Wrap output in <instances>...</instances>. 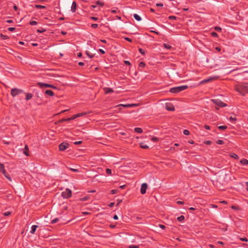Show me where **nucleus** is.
I'll return each mask as SVG.
<instances>
[{
    "label": "nucleus",
    "instance_id": "f257e3e1",
    "mask_svg": "<svg viewBox=\"0 0 248 248\" xmlns=\"http://www.w3.org/2000/svg\"><path fill=\"white\" fill-rule=\"evenodd\" d=\"M235 90L242 95L248 93V82L241 83L234 86Z\"/></svg>",
    "mask_w": 248,
    "mask_h": 248
},
{
    "label": "nucleus",
    "instance_id": "f03ea898",
    "mask_svg": "<svg viewBox=\"0 0 248 248\" xmlns=\"http://www.w3.org/2000/svg\"><path fill=\"white\" fill-rule=\"evenodd\" d=\"M187 85H182L180 86L173 87L170 89V92L172 93H177L188 88Z\"/></svg>",
    "mask_w": 248,
    "mask_h": 248
},
{
    "label": "nucleus",
    "instance_id": "7ed1b4c3",
    "mask_svg": "<svg viewBox=\"0 0 248 248\" xmlns=\"http://www.w3.org/2000/svg\"><path fill=\"white\" fill-rule=\"evenodd\" d=\"M72 196V191L68 188H66L64 191L62 193V196L65 199H67L71 197Z\"/></svg>",
    "mask_w": 248,
    "mask_h": 248
},
{
    "label": "nucleus",
    "instance_id": "20e7f679",
    "mask_svg": "<svg viewBox=\"0 0 248 248\" xmlns=\"http://www.w3.org/2000/svg\"><path fill=\"white\" fill-rule=\"evenodd\" d=\"M37 85L41 88H50L54 89H57V87L56 86L52 85L51 84H47V83H44L43 82H38Z\"/></svg>",
    "mask_w": 248,
    "mask_h": 248
},
{
    "label": "nucleus",
    "instance_id": "39448f33",
    "mask_svg": "<svg viewBox=\"0 0 248 248\" xmlns=\"http://www.w3.org/2000/svg\"><path fill=\"white\" fill-rule=\"evenodd\" d=\"M23 92V90L17 88H13L11 91V93L13 97H15Z\"/></svg>",
    "mask_w": 248,
    "mask_h": 248
},
{
    "label": "nucleus",
    "instance_id": "423d86ee",
    "mask_svg": "<svg viewBox=\"0 0 248 248\" xmlns=\"http://www.w3.org/2000/svg\"><path fill=\"white\" fill-rule=\"evenodd\" d=\"M211 100L212 102L214 103V104H216L217 106H218L220 107H224L227 106V105L225 103H224V102H223L222 101L219 99H212Z\"/></svg>",
    "mask_w": 248,
    "mask_h": 248
},
{
    "label": "nucleus",
    "instance_id": "0eeeda50",
    "mask_svg": "<svg viewBox=\"0 0 248 248\" xmlns=\"http://www.w3.org/2000/svg\"><path fill=\"white\" fill-rule=\"evenodd\" d=\"M69 144L66 142L61 143L59 146V149L61 151H63L69 147Z\"/></svg>",
    "mask_w": 248,
    "mask_h": 248
},
{
    "label": "nucleus",
    "instance_id": "6e6552de",
    "mask_svg": "<svg viewBox=\"0 0 248 248\" xmlns=\"http://www.w3.org/2000/svg\"><path fill=\"white\" fill-rule=\"evenodd\" d=\"M147 188V185L146 183H143L141 185L140 188V192L142 194H144L146 193Z\"/></svg>",
    "mask_w": 248,
    "mask_h": 248
},
{
    "label": "nucleus",
    "instance_id": "1a4fd4ad",
    "mask_svg": "<svg viewBox=\"0 0 248 248\" xmlns=\"http://www.w3.org/2000/svg\"><path fill=\"white\" fill-rule=\"evenodd\" d=\"M86 114V113H84V112L79 113H78L77 114H75V115H73L71 118H68V120H74V119H76V118H77L78 117H80L81 116L85 115Z\"/></svg>",
    "mask_w": 248,
    "mask_h": 248
},
{
    "label": "nucleus",
    "instance_id": "9d476101",
    "mask_svg": "<svg viewBox=\"0 0 248 248\" xmlns=\"http://www.w3.org/2000/svg\"><path fill=\"white\" fill-rule=\"evenodd\" d=\"M166 108L169 111H173L175 109L174 106L170 103L166 105Z\"/></svg>",
    "mask_w": 248,
    "mask_h": 248
},
{
    "label": "nucleus",
    "instance_id": "9b49d317",
    "mask_svg": "<svg viewBox=\"0 0 248 248\" xmlns=\"http://www.w3.org/2000/svg\"><path fill=\"white\" fill-rule=\"evenodd\" d=\"M104 92L105 93H113L114 91L112 89L108 87H105L103 89Z\"/></svg>",
    "mask_w": 248,
    "mask_h": 248
},
{
    "label": "nucleus",
    "instance_id": "f8f14e48",
    "mask_svg": "<svg viewBox=\"0 0 248 248\" xmlns=\"http://www.w3.org/2000/svg\"><path fill=\"white\" fill-rule=\"evenodd\" d=\"M38 227L37 225H32L31 228V230L30 231V233L31 234H34L36 231V229Z\"/></svg>",
    "mask_w": 248,
    "mask_h": 248
},
{
    "label": "nucleus",
    "instance_id": "ddd939ff",
    "mask_svg": "<svg viewBox=\"0 0 248 248\" xmlns=\"http://www.w3.org/2000/svg\"><path fill=\"white\" fill-rule=\"evenodd\" d=\"M77 8V3L75 1H73L71 6V11L72 12H75Z\"/></svg>",
    "mask_w": 248,
    "mask_h": 248
},
{
    "label": "nucleus",
    "instance_id": "4468645a",
    "mask_svg": "<svg viewBox=\"0 0 248 248\" xmlns=\"http://www.w3.org/2000/svg\"><path fill=\"white\" fill-rule=\"evenodd\" d=\"M45 94L50 96H53L54 94L53 92L50 90H46Z\"/></svg>",
    "mask_w": 248,
    "mask_h": 248
},
{
    "label": "nucleus",
    "instance_id": "2eb2a0df",
    "mask_svg": "<svg viewBox=\"0 0 248 248\" xmlns=\"http://www.w3.org/2000/svg\"><path fill=\"white\" fill-rule=\"evenodd\" d=\"M3 175L9 181H12V178H11V177L10 176L9 174L8 173H7L6 172V170H5V172H1Z\"/></svg>",
    "mask_w": 248,
    "mask_h": 248
},
{
    "label": "nucleus",
    "instance_id": "dca6fc26",
    "mask_svg": "<svg viewBox=\"0 0 248 248\" xmlns=\"http://www.w3.org/2000/svg\"><path fill=\"white\" fill-rule=\"evenodd\" d=\"M23 153L27 156H29V148L27 145H25Z\"/></svg>",
    "mask_w": 248,
    "mask_h": 248
},
{
    "label": "nucleus",
    "instance_id": "f3484780",
    "mask_svg": "<svg viewBox=\"0 0 248 248\" xmlns=\"http://www.w3.org/2000/svg\"><path fill=\"white\" fill-rule=\"evenodd\" d=\"M140 148L144 149H147L149 148V146L145 144L143 142H140Z\"/></svg>",
    "mask_w": 248,
    "mask_h": 248
},
{
    "label": "nucleus",
    "instance_id": "a211bd4d",
    "mask_svg": "<svg viewBox=\"0 0 248 248\" xmlns=\"http://www.w3.org/2000/svg\"><path fill=\"white\" fill-rule=\"evenodd\" d=\"M32 97V95L31 93H26V100L27 101L31 99Z\"/></svg>",
    "mask_w": 248,
    "mask_h": 248
},
{
    "label": "nucleus",
    "instance_id": "6ab92c4d",
    "mask_svg": "<svg viewBox=\"0 0 248 248\" xmlns=\"http://www.w3.org/2000/svg\"><path fill=\"white\" fill-rule=\"evenodd\" d=\"M134 131L138 133H141L143 132V130L141 128L136 127L134 128Z\"/></svg>",
    "mask_w": 248,
    "mask_h": 248
},
{
    "label": "nucleus",
    "instance_id": "aec40b11",
    "mask_svg": "<svg viewBox=\"0 0 248 248\" xmlns=\"http://www.w3.org/2000/svg\"><path fill=\"white\" fill-rule=\"evenodd\" d=\"M0 172H5V168H4V166L3 165V164L2 163H1L0 162Z\"/></svg>",
    "mask_w": 248,
    "mask_h": 248
},
{
    "label": "nucleus",
    "instance_id": "412c9836",
    "mask_svg": "<svg viewBox=\"0 0 248 248\" xmlns=\"http://www.w3.org/2000/svg\"><path fill=\"white\" fill-rule=\"evenodd\" d=\"M133 16H134V18L136 20H137V21H140L141 20V18L138 14H134Z\"/></svg>",
    "mask_w": 248,
    "mask_h": 248
},
{
    "label": "nucleus",
    "instance_id": "4be33fe9",
    "mask_svg": "<svg viewBox=\"0 0 248 248\" xmlns=\"http://www.w3.org/2000/svg\"><path fill=\"white\" fill-rule=\"evenodd\" d=\"M214 78H210L208 79H204V80H203L201 82V84H202V83H206V82H208L210 81H211L212 80H213Z\"/></svg>",
    "mask_w": 248,
    "mask_h": 248
},
{
    "label": "nucleus",
    "instance_id": "5701e85b",
    "mask_svg": "<svg viewBox=\"0 0 248 248\" xmlns=\"http://www.w3.org/2000/svg\"><path fill=\"white\" fill-rule=\"evenodd\" d=\"M240 162L242 164L244 165H247L248 164V160L246 159H243L241 160Z\"/></svg>",
    "mask_w": 248,
    "mask_h": 248
},
{
    "label": "nucleus",
    "instance_id": "b1692460",
    "mask_svg": "<svg viewBox=\"0 0 248 248\" xmlns=\"http://www.w3.org/2000/svg\"><path fill=\"white\" fill-rule=\"evenodd\" d=\"M177 220L179 222H183L185 219V217L183 215L177 217Z\"/></svg>",
    "mask_w": 248,
    "mask_h": 248
},
{
    "label": "nucleus",
    "instance_id": "393cba45",
    "mask_svg": "<svg viewBox=\"0 0 248 248\" xmlns=\"http://www.w3.org/2000/svg\"><path fill=\"white\" fill-rule=\"evenodd\" d=\"M218 128L220 130H224L225 129H226L227 128V126L226 125H221V126H218Z\"/></svg>",
    "mask_w": 248,
    "mask_h": 248
},
{
    "label": "nucleus",
    "instance_id": "a878e982",
    "mask_svg": "<svg viewBox=\"0 0 248 248\" xmlns=\"http://www.w3.org/2000/svg\"><path fill=\"white\" fill-rule=\"evenodd\" d=\"M86 54L90 58H93L94 57V54H90V53L89 51H86Z\"/></svg>",
    "mask_w": 248,
    "mask_h": 248
},
{
    "label": "nucleus",
    "instance_id": "bb28decb",
    "mask_svg": "<svg viewBox=\"0 0 248 248\" xmlns=\"http://www.w3.org/2000/svg\"><path fill=\"white\" fill-rule=\"evenodd\" d=\"M96 4L99 5L100 6H103L104 5V3L100 0H97L96 2Z\"/></svg>",
    "mask_w": 248,
    "mask_h": 248
},
{
    "label": "nucleus",
    "instance_id": "cd10ccee",
    "mask_svg": "<svg viewBox=\"0 0 248 248\" xmlns=\"http://www.w3.org/2000/svg\"><path fill=\"white\" fill-rule=\"evenodd\" d=\"M35 7L37 9H45V8H46V6L41 5H36Z\"/></svg>",
    "mask_w": 248,
    "mask_h": 248
},
{
    "label": "nucleus",
    "instance_id": "c85d7f7f",
    "mask_svg": "<svg viewBox=\"0 0 248 248\" xmlns=\"http://www.w3.org/2000/svg\"><path fill=\"white\" fill-rule=\"evenodd\" d=\"M106 173L107 174L109 175H111V172H112V171H111V170L110 169H106Z\"/></svg>",
    "mask_w": 248,
    "mask_h": 248
},
{
    "label": "nucleus",
    "instance_id": "c756f323",
    "mask_svg": "<svg viewBox=\"0 0 248 248\" xmlns=\"http://www.w3.org/2000/svg\"><path fill=\"white\" fill-rule=\"evenodd\" d=\"M216 143L217 144H219V145H221V144H223L224 143V142L223 140H218L217 141H216Z\"/></svg>",
    "mask_w": 248,
    "mask_h": 248
},
{
    "label": "nucleus",
    "instance_id": "7c9ffc66",
    "mask_svg": "<svg viewBox=\"0 0 248 248\" xmlns=\"http://www.w3.org/2000/svg\"><path fill=\"white\" fill-rule=\"evenodd\" d=\"M230 121L233 122L236 121V118L235 117L231 116L229 118Z\"/></svg>",
    "mask_w": 248,
    "mask_h": 248
},
{
    "label": "nucleus",
    "instance_id": "2f4dec72",
    "mask_svg": "<svg viewBox=\"0 0 248 248\" xmlns=\"http://www.w3.org/2000/svg\"><path fill=\"white\" fill-rule=\"evenodd\" d=\"M0 37L3 40H6L9 38L8 36L6 35H3L2 34H0Z\"/></svg>",
    "mask_w": 248,
    "mask_h": 248
},
{
    "label": "nucleus",
    "instance_id": "473e14b6",
    "mask_svg": "<svg viewBox=\"0 0 248 248\" xmlns=\"http://www.w3.org/2000/svg\"><path fill=\"white\" fill-rule=\"evenodd\" d=\"M45 31H46V30L43 28H41V29H38L37 30V31L39 33H42V32H45Z\"/></svg>",
    "mask_w": 248,
    "mask_h": 248
},
{
    "label": "nucleus",
    "instance_id": "72a5a7b5",
    "mask_svg": "<svg viewBox=\"0 0 248 248\" xmlns=\"http://www.w3.org/2000/svg\"><path fill=\"white\" fill-rule=\"evenodd\" d=\"M183 134L185 135H189L190 132L188 130L185 129L183 131Z\"/></svg>",
    "mask_w": 248,
    "mask_h": 248
},
{
    "label": "nucleus",
    "instance_id": "f704fd0d",
    "mask_svg": "<svg viewBox=\"0 0 248 248\" xmlns=\"http://www.w3.org/2000/svg\"><path fill=\"white\" fill-rule=\"evenodd\" d=\"M145 63L144 62H140L139 64V67H142V68L144 67L145 66Z\"/></svg>",
    "mask_w": 248,
    "mask_h": 248
},
{
    "label": "nucleus",
    "instance_id": "c9c22d12",
    "mask_svg": "<svg viewBox=\"0 0 248 248\" xmlns=\"http://www.w3.org/2000/svg\"><path fill=\"white\" fill-rule=\"evenodd\" d=\"M211 35H212V36L214 37H217L218 36L217 33L214 31L212 32L211 33Z\"/></svg>",
    "mask_w": 248,
    "mask_h": 248
},
{
    "label": "nucleus",
    "instance_id": "e433bc0d",
    "mask_svg": "<svg viewBox=\"0 0 248 248\" xmlns=\"http://www.w3.org/2000/svg\"><path fill=\"white\" fill-rule=\"evenodd\" d=\"M231 157L235 158V159H238L239 158V156L235 154H233L232 155H231Z\"/></svg>",
    "mask_w": 248,
    "mask_h": 248
},
{
    "label": "nucleus",
    "instance_id": "4c0bfd02",
    "mask_svg": "<svg viewBox=\"0 0 248 248\" xmlns=\"http://www.w3.org/2000/svg\"><path fill=\"white\" fill-rule=\"evenodd\" d=\"M30 24L31 25H35L37 24V22L35 21H30Z\"/></svg>",
    "mask_w": 248,
    "mask_h": 248
},
{
    "label": "nucleus",
    "instance_id": "58836bf2",
    "mask_svg": "<svg viewBox=\"0 0 248 248\" xmlns=\"http://www.w3.org/2000/svg\"><path fill=\"white\" fill-rule=\"evenodd\" d=\"M139 52L142 54V55H144L145 54V50H143V49L142 48H139Z\"/></svg>",
    "mask_w": 248,
    "mask_h": 248
},
{
    "label": "nucleus",
    "instance_id": "ea45409f",
    "mask_svg": "<svg viewBox=\"0 0 248 248\" xmlns=\"http://www.w3.org/2000/svg\"><path fill=\"white\" fill-rule=\"evenodd\" d=\"M215 30L217 31H221V28L218 26L215 27Z\"/></svg>",
    "mask_w": 248,
    "mask_h": 248
},
{
    "label": "nucleus",
    "instance_id": "a19ab883",
    "mask_svg": "<svg viewBox=\"0 0 248 248\" xmlns=\"http://www.w3.org/2000/svg\"><path fill=\"white\" fill-rule=\"evenodd\" d=\"M139 246L137 245H131L129 246V248H139Z\"/></svg>",
    "mask_w": 248,
    "mask_h": 248
},
{
    "label": "nucleus",
    "instance_id": "79ce46f5",
    "mask_svg": "<svg viewBox=\"0 0 248 248\" xmlns=\"http://www.w3.org/2000/svg\"><path fill=\"white\" fill-rule=\"evenodd\" d=\"M151 140L153 141H157L158 140V138H157V137H153L152 139H151Z\"/></svg>",
    "mask_w": 248,
    "mask_h": 248
},
{
    "label": "nucleus",
    "instance_id": "37998d69",
    "mask_svg": "<svg viewBox=\"0 0 248 248\" xmlns=\"http://www.w3.org/2000/svg\"><path fill=\"white\" fill-rule=\"evenodd\" d=\"M58 220H59V218H55L51 221V223L52 224H54V223H56L58 221Z\"/></svg>",
    "mask_w": 248,
    "mask_h": 248
},
{
    "label": "nucleus",
    "instance_id": "c03bdc74",
    "mask_svg": "<svg viewBox=\"0 0 248 248\" xmlns=\"http://www.w3.org/2000/svg\"><path fill=\"white\" fill-rule=\"evenodd\" d=\"M158 226H159L160 228H161V229H163V230L165 229V228H166V226H165V225H163V224H159L158 225Z\"/></svg>",
    "mask_w": 248,
    "mask_h": 248
},
{
    "label": "nucleus",
    "instance_id": "a18cd8bd",
    "mask_svg": "<svg viewBox=\"0 0 248 248\" xmlns=\"http://www.w3.org/2000/svg\"><path fill=\"white\" fill-rule=\"evenodd\" d=\"M11 214V212H6L4 213L3 215L5 216H9Z\"/></svg>",
    "mask_w": 248,
    "mask_h": 248
},
{
    "label": "nucleus",
    "instance_id": "49530a36",
    "mask_svg": "<svg viewBox=\"0 0 248 248\" xmlns=\"http://www.w3.org/2000/svg\"><path fill=\"white\" fill-rule=\"evenodd\" d=\"M91 27L93 28H97L98 27V24H92L91 25Z\"/></svg>",
    "mask_w": 248,
    "mask_h": 248
},
{
    "label": "nucleus",
    "instance_id": "de8ad7c7",
    "mask_svg": "<svg viewBox=\"0 0 248 248\" xmlns=\"http://www.w3.org/2000/svg\"><path fill=\"white\" fill-rule=\"evenodd\" d=\"M8 30L10 31H13L16 30V28L14 27H10L8 29Z\"/></svg>",
    "mask_w": 248,
    "mask_h": 248
},
{
    "label": "nucleus",
    "instance_id": "09e8293b",
    "mask_svg": "<svg viewBox=\"0 0 248 248\" xmlns=\"http://www.w3.org/2000/svg\"><path fill=\"white\" fill-rule=\"evenodd\" d=\"M240 239L242 241L248 242V239L246 237L240 238Z\"/></svg>",
    "mask_w": 248,
    "mask_h": 248
},
{
    "label": "nucleus",
    "instance_id": "8fccbe9b",
    "mask_svg": "<svg viewBox=\"0 0 248 248\" xmlns=\"http://www.w3.org/2000/svg\"><path fill=\"white\" fill-rule=\"evenodd\" d=\"M82 143V141L80 140V141H76L74 143L75 145H78V144H81Z\"/></svg>",
    "mask_w": 248,
    "mask_h": 248
},
{
    "label": "nucleus",
    "instance_id": "3c124183",
    "mask_svg": "<svg viewBox=\"0 0 248 248\" xmlns=\"http://www.w3.org/2000/svg\"><path fill=\"white\" fill-rule=\"evenodd\" d=\"M169 18L170 19H172V20H175L176 19V17L175 16H170L169 17Z\"/></svg>",
    "mask_w": 248,
    "mask_h": 248
},
{
    "label": "nucleus",
    "instance_id": "603ef678",
    "mask_svg": "<svg viewBox=\"0 0 248 248\" xmlns=\"http://www.w3.org/2000/svg\"><path fill=\"white\" fill-rule=\"evenodd\" d=\"M117 190L116 189H113L111 190V194H115L117 193Z\"/></svg>",
    "mask_w": 248,
    "mask_h": 248
},
{
    "label": "nucleus",
    "instance_id": "864d4df0",
    "mask_svg": "<svg viewBox=\"0 0 248 248\" xmlns=\"http://www.w3.org/2000/svg\"><path fill=\"white\" fill-rule=\"evenodd\" d=\"M124 39L129 42H132V39L128 37H124Z\"/></svg>",
    "mask_w": 248,
    "mask_h": 248
},
{
    "label": "nucleus",
    "instance_id": "5fc2aeb1",
    "mask_svg": "<svg viewBox=\"0 0 248 248\" xmlns=\"http://www.w3.org/2000/svg\"><path fill=\"white\" fill-rule=\"evenodd\" d=\"M156 6L157 7H162L163 4L162 3H158L156 4Z\"/></svg>",
    "mask_w": 248,
    "mask_h": 248
},
{
    "label": "nucleus",
    "instance_id": "6e6d98bb",
    "mask_svg": "<svg viewBox=\"0 0 248 248\" xmlns=\"http://www.w3.org/2000/svg\"><path fill=\"white\" fill-rule=\"evenodd\" d=\"M204 127L207 129V130H210V126L208 125H205L204 126Z\"/></svg>",
    "mask_w": 248,
    "mask_h": 248
},
{
    "label": "nucleus",
    "instance_id": "4d7b16f0",
    "mask_svg": "<svg viewBox=\"0 0 248 248\" xmlns=\"http://www.w3.org/2000/svg\"><path fill=\"white\" fill-rule=\"evenodd\" d=\"M115 204L114 202H110L108 205L110 207H113Z\"/></svg>",
    "mask_w": 248,
    "mask_h": 248
},
{
    "label": "nucleus",
    "instance_id": "13d9d810",
    "mask_svg": "<svg viewBox=\"0 0 248 248\" xmlns=\"http://www.w3.org/2000/svg\"><path fill=\"white\" fill-rule=\"evenodd\" d=\"M177 203L178 204H184V202L183 201H178L177 202Z\"/></svg>",
    "mask_w": 248,
    "mask_h": 248
},
{
    "label": "nucleus",
    "instance_id": "bf43d9fd",
    "mask_svg": "<svg viewBox=\"0 0 248 248\" xmlns=\"http://www.w3.org/2000/svg\"><path fill=\"white\" fill-rule=\"evenodd\" d=\"M99 51L101 53H102V54H104L105 53V51L104 50L102 49H99Z\"/></svg>",
    "mask_w": 248,
    "mask_h": 248
},
{
    "label": "nucleus",
    "instance_id": "052dcab7",
    "mask_svg": "<svg viewBox=\"0 0 248 248\" xmlns=\"http://www.w3.org/2000/svg\"><path fill=\"white\" fill-rule=\"evenodd\" d=\"M164 46L166 48H168V49H170L171 47L170 45H167V44H164Z\"/></svg>",
    "mask_w": 248,
    "mask_h": 248
},
{
    "label": "nucleus",
    "instance_id": "680f3d73",
    "mask_svg": "<svg viewBox=\"0 0 248 248\" xmlns=\"http://www.w3.org/2000/svg\"><path fill=\"white\" fill-rule=\"evenodd\" d=\"M124 63L126 65H130L131 64L130 62L128 61H125Z\"/></svg>",
    "mask_w": 248,
    "mask_h": 248
},
{
    "label": "nucleus",
    "instance_id": "e2e57ef3",
    "mask_svg": "<svg viewBox=\"0 0 248 248\" xmlns=\"http://www.w3.org/2000/svg\"><path fill=\"white\" fill-rule=\"evenodd\" d=\"M13 8L15 10V11H17L18 10V7H17V6L16 5H14V6H13Z\"/></svg>",
    "mask_w": 248,
    "mask_h": 248
},
{
    "label": "nucleus",
    "instance_id": "0e129e2a",
    "mask_svg": "<svg viewBox=\"0 0 248 248\" xmlns=\"http://www.w3.org/2000/svg\"><path fill=\"white\" fill-rule=\"evenodd\" d=\"M212 142L210 140L206 141L205 142V144L207 145H210L211 144Z\"/></svg>",
    "mask_w": 248,
    "mask_h": 248
},
{
    "label": "nucleus",
    "instance_id": "69168bd1",
    "mask_svg": "<svg viewBox=\"0 0 248 248\" xmlns=\"http://www.w3.org/2000/svg\"><path fill=\"white\" fill-rule=\"evenodd\" d=\"M91 19H92L93 20H97L98 19V18L94 16H92L91 17Z\"/></svg>",
    "mask_w": 248,
    "mask_h": 248
},
{
    "label": "nucleus",
    "instance_id": "338daca9",
    "mask_svg": "<svg viewBox=\"0 0 248 248\" xmlns=\"http://www.w3.org/2000/svg\"><path fill=\"white\" fill-rule=\"evenodd\" d=\"M111 12L113 14H116L117 12V10H112Z\"/></svg>",
    "mask_w": 248,
    "mask_h": 248
},
{
    "label": "nucleus",
    "instance_id": "774afa93",
    "mask_svg": "<svg viewBox=\"0 0 248 248\" xmlns=\"http://www.w3.org/2000/svg\"><path fill=\"white\" fill-rule=\"evenodd\" d=\"M113 218L114 219L116 220V219H118V217L117 215H115L113 216Z\"/></svg>",
    "mask_w": 248,
    "mask_h": 248
}]
</instances>
